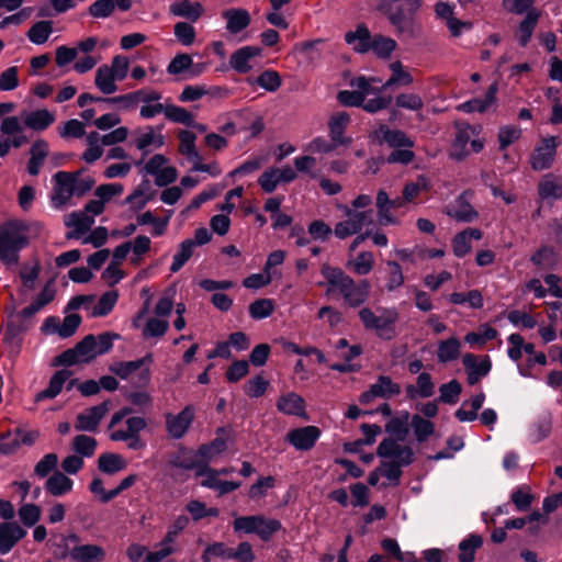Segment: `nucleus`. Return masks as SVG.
I'll list each match as a JSON object with an SVG mask.
<instances>
[{
  "label": "nucleus",
  "instance_id": "nucleus-1",
  "mask_svg": "<svg viewBox=\"0 0 562 562\" xmlns=\"http://www.w3.org/2000/svg\"><path fill=\"white\" fill-rule=\"evenodd\" d=\"M321 273L326 280V294L339 293L349 307L361 306L369 299L371 289L369 281L356 282L342 269L327 263L322 266Z\"/></svg>",
  "mask_w": 562,
  "mask_h": 562
},
{
  "label": "nucleus",
  "instance_id": "nucleus-2",
  "mask_svg": "<svg viewBox=\"0 0 562 562\" xmlns=\"http://www.w3.org/2000/svg\"><path fill=\"white\" fill-rule=\"evenodd\" d=\"M132 413L131 407H123L112 415L109 423L110 439L127 442L132 450H140L145 448V442L139 434L146 428L147 422L140 416H130Z\"/></svg>",
  "mask_w": 562,
  "mask_h": 562
},
{
  "label": "nucleus",
  "instance_id": "nucleus-3",
  "mask_svg": "<svg viewBox=\"0 0 562 562\" xmlns=\"http://www.w3.org/2000/svg\"><path fill=\"white\" fill-rule=\"evenodd\" d=\"M31 223L8 221L0 227V260L7 266L19 262V252L29 244Z\"/></svg>",
  "mask_w": 562,
  "mask_h": 562
},
{
  "label": "nucleus",
  "instance_id": "nucleus-4",
  "mask_svg": "<svg viewBox=\"0 0 562 562\" xmlns=\"http://www.w3.org/2000/svg\"><path fill=\"white\" fill-rule=\"evenodd\" d=\"M423 0H381L378 9L387 18L398 34L414 36L416 21L414 14Z\"/></svg>",
  "mask_w": 562,
  "mask_h": 562
},
{
  "label": "nucleus",
  "instance_id": "nucleus-5",
  "mask_svg": "<svg viewBox=\"0 0 562 562\" xmlns=\"http://www.w3.org/2000/svg\"><path fill=\"white\" fill-rule=\"evenodd\" d=\"M379 314H375L369 307H362L358 316L368 330H374L376 335L383 339H392L395 337L396 331L394 324L400 318V313L395 307H381L378 310Z\"/></svg>",
  "mask_w": 562,
  "mask_h": 562
},
{
  "label": "nucleus",
  "instance_id": "nucleus-6",
  "mask_svg": "<svg viewBox=\"0 0 562 562\" xmlns=\"http://www.w3.org/2000/svg\"><path fill=\"white\" fill-rule=\"evenodd\" d=\"M233 528L235 532L255 533L262 541H269L274 533L281 530L282 524L276 518H269L263 515H250L236 517Z\"/></svg>",
  "mask_w": 562,
  "mask_h": 562
},
{
  "label": "nucleus",
  "instance_id": "nucleus-7",
  "mask_svg": "<svg viewBox=\"0 0 562 562\" xmlns=\"http://www.w3.org/2000/svg\"><path fill=\"white\" fill-rule=\"evenodd\" d=\"M336 206L345 216L334 227V234L338 239H346L357 235L362 232L363 227L370 226L373 223L372 211H356L349 207V205L341 203Z\"/></svg>",
  "mask_w": 562,
  "mask_h": 562
},
{
  "label": "nucleus",
  "instance_id": "nucleus-8",
  "mask_svg": "<svg viewBox=\"0 0 562 562\" xmlns=\"http://www.w3.org/2000/svg\"><path fill=\"white\" fill-rule=\"evenodd\" d=\"M173 310L172 295L161 296L154 307V314L149 316L142 327V336L145 339L160 338L169 328V316Z\"/></svg>",
  "mask_w": 562,
  "mask_h": 562
},
{
  "label": "nucleus",
  "instance_id": "nucleus-9",
  "mask_svg": "<svg viewBox=\"0 0 562 562\" xmlns=\"http://www.w3.org/2000/svg\"><path fill=\"white\" fill-rule=\"evenodd\" d=\"M560 145L558 136L541 137L530 155V166L536 171L546 170L552 167L557 149Z\"/></svg>",
  "mask_w": 562,
  "mask_h": 562
},
{
  "label": "nucleus",
  "instance_id": "nucleus-10",
  "mask_svg": "<svg viewBox=\"0 0 562 562\" xmlns=\"http://www.w3.org/2000/svg\"><path fill=\"white\" fill-rule=\"evenodd\" d=\"M100 356L95 349L94 336L88 335L75 348L64 351L57 357V363L64 366H74L86 363Z\"/></svg>",
  "mask_w": 562,
  "mask_h": 562
},
{
  "label": "nucleus",
  "instance_id": "nucleus-11",
  "mask_svg": "<svg viewBox=\"0 0 562 562\" xmlns=\"http://www.w3.org/2000/svg\"><path fill=\"white\" fill-rule=\"evenodd\" d=\"M143 170L155 177V183L158 187H166L178 178L177 169L169 166L168 159L161 154L151 156L144 165Z\"/></svg>",
  "mask_w": 562,
  "mask_h": 562
},
{
  "label": "nucleus",
  "instance_id": "nucleus-12",
  "mask_svg": "<svg viewBox=\"0 0 562 562\" xmlns=\"http://www.w3.org/2000/svg\"><path fill=\"white\" fill-rule=\"evenodd\" d=\"M194 413V408L189 405L178 414H165L166 431L169 437L172 439H181L191 427Z\"/></svg>",
  "mask_w": 562,
  "mask_h": 562
},
{
  "label": "nucleus",
  "instance_id": "nucleus-13",
  "mask_svg": "<svg viewBox=\"0 0 562 562\" xmlns=\"http://www.w3.org/2000/svg\"><path fill=\"white\" fill-rule=\"evenodd\" d=\"M153 363V355L147 353L140 359L134 361H119L110 367V371L125 380L134 372L142 369L139 378L144 383H148L150 379L149 366Z\"/></svg>",
  "mask_w": 562,
  "mask_h": 562
},
{
  "label": "nucleus",
  "instance_id": "nucleus-14",
  "mask_svg": "<svg viewBox=\"0 0 562 562\" xmlns=\"http://www.w3.org/2000/svg\"><path fill=\"white\" fill-rule=\"evenodd\" d=\"M376 453L380 458L402 464L408 465L413 461L412 449L392 438L384 439L378 447Z\"/></svg>",
  "mask_w": 562,
  "mask_h": 562
},
{
  "label": "nucleus",
  "instance_id": "nucleus-15",
  "mask_svg": "<svg viewBox=\"0 0 562 562\" xmlns=\"http://www.w3.org/2000/svg\"><path fill=\"white\" fill-rule=\"evenodd\" d=\"M54 188L52 193V203L55 207L65 205L75 193L74 173L68 171H58L53 177Z\"/></svg>",
  "mask_w": 562,
  "mask_h": 562
},
{
  "label": "nucleus",
  "instance_id": "nucleus-16",
  "mask_svg": "<svg viewBox=\"0 0 562 562\" xmlns=\"http://www.w3.org/2000/svg\"><path fill=\"white\" fill-rule=\"evenodd\" d=\"M471 193L463 192L445 207V213L460 223H472L479 217V212L470 203Z\"/></svg>",
  "mask_w": 562,
  "mask_h": 562
},
{
  "label": "nucleus",
  "instance_id": "nucleus-17",
  "mask_svg": "<svg viewBox=\"0 0 562 562\" xmlns=\"http://www.w3.org/2000/svg\"><path fill=\"white\" fill-rule=\"evenodd\" d=\"M400 393L401 386L397 383L387 375H380L378 380L371 384L370 389L360 395L359 402L361 404H369L376 397L390 398Z\"/></svg>",
  "mask_w": 562,
  "mask_h": 562
},
{
  "label": "nucleus",
  "instance_id": "nucleus-18",
  "mask_svg": "<svg viewBox=\"0 0 562 562\" xmlns=\"http://www.w3.org/2000/svg\"><path fill=\"white\" fill-rule=\"evenodd\" d=\"M462 363L465 368L468 383L470 385H475L483 376L488 374L492 368L488 356L465 353L462 358Z\"/></svg>",
  "mask_w": 562,
  "mask_h": 562
},
{
  "label": "nucleus",
  "instance_id": "nucleus-19",
  "mask_svg": "<svg viewBox=\"0 0 562 562\" xmlns=\"http://www.w3.org/2000/svg\"><path fill=\"white\" fill-rule=\"evenodd\" d=\"M108 411L109 405L106 402L85 409L77 415L75 429L78 431H97Z\"/></svg>",
  "mask_w": 562,
  "mask_h": 562
},
{
  "label": "nucleus",
  "instance_id": "nucleus-20",
  "mask_svg": "<svg viewBox=\"0 0 562 562\" xmlns=\"http://www.w3.org/2000/svg\"><path fill=\"white\" fill-rule=\"evenodd\" d=\"M350 123V116L346 112L334 113L328 121L329 139L335 143L337 147H348L352 143L350 136L345 135V131Z\"/></svg>",
  "mask_w": 562,
  "mask_h": 562
},
{
  "label": "nucleus",
  "instance_id": "nucleus-21",
  "mask_svg": "<svg viewBox=\"0 0 562 562\" xmlns=\"http://www.w3.org/2000/svg\"><path fill=\"white\" fill-rule=\"evenodd\" d=\"M321 436L316 426H305L288 432L286 440L297 450H310Z\"/></svg>",
  "mask_w": 562,
  "mask_h": 562
},
{
  "label": "nucleus",
  "instance_id": "nucleus-22",
  "mask_svg": "<svg viewBox=\"0 0 562 562\" xmlns=\"http://www.w3.org/2000/svg\"><path fill=\"white\" fill-rule=\"evenodd\" d=\"M373 137L380 143H386L394 148H411L413 140L401 130H391L387 125L381 124L373 132Z\"/></svg>",
  "mask_w": 562,
  "mask_h": 562
},
{
  "label": "nucleus",
  "instance_id": "nucleus-23",
  "mask_svg": "<svg viewBox=\"0 0 562 562\" xmlns=\"http://www.w3.org/2000/svg\"><path fill=\"white\" fill-rule=\"evenodd\" d=\"M261 54L258 46H244L232 54L229 65L235 71L246 74L252 69L251 60Z\"/></svg>",
  "mask_w": 562,
  "mask_h": 562
},
{
  "label": "nucleus",
  "instance_id": "nucleus-24",
  "mask_svg": "<svg viewBox=\"0 0 562 562\" xmlns=\"http://www.w3.org/2000/svg\"><path fill=\"white\" fill-rule=\"evenodd\" d=\"M165 145V136L160 128L150 125L146 126L136 137L135 147L147 154L149 150L159 149Z\"/></svg>",
  "mask_w": 562,
  "mask_h": 562
},
{
  "label": "nucleus",
  "instance_id": "nucleus-25",
  "mask_svg": "<svg viewBox=\"0 0 562 562\" xmlns=\"http://www.w3.org/2000/svg\"><path fill=\"white\" fill-rule=\"evenodd\" d=\"M25 535L26 531L16 522L0 524V552L8 553Z\"/></svg>",
  "mask_w": 562,
  "mask_h": 562
},
{
  "label": "nucleus",
  "instance_id": "nucleus-26",
  "mask_svg": "<svg viewBox=\"0 0 562 562\" xmlns=\"http://www.w3.org/2000/svg\"><path fill=\"white\" fill-rule=\"evenodd\" d=\"M482 236L481 229L471 227L458 233L451 240L453 254L459 258L464 257L472 249V240H480Z\"/></svg>",
  "mask_w": 562,
  "mask_h": 562
},
{
  "label": "nucleus",
  "instance_id": "nucleus-27",
  "mask_svg": "<svg viewBox=\"0 0 562 562\" xmlns=\"http://www.w3.org/2000/svg\"><path fill=\"white\" fill-rule=\"evenodd\" d=\"M71 560L76 562H103L106 553L103 547L99 544L85 543L78 547H71L69 550Z\"/></svg>",
  "mask_w": 562,
  "mask_h": 562
},
{
  "label": "nucleus",
  "instance_id": "nucleus-28",
  "mask_svg": "<svg viewBox=\"0 0 562 562\" xmlns=\"http://www.w3.org/2000/svg\"><path fill=\"white\" fill-rule=\"evenodd\" d=\"M139 91L146 93L145 99L148 101H139V115L144 120L153 119L162 113L165 103H161L160 100L162 98L161 93L157 90L144 88L139 89Z\"/></svg>",
  "mask_w": 562,
  "mask_h": 562
},
{
  "label": "nucleus",
  "instance_id": "nucleus-29",
  "mask_svg": "<svg viewBox=\"0 0 562 562\" xmlns=\"http://www.w3.org/2000/svg\"><path fill=\"white\" fill-rule=\"evenodd\" d=\"M170 14L184 18L191 22L198 21L204 13L203 5L200 2L190 0H175L169 5Z\"/></svg>",
  "mask_w": 562,
  "mask_h": 562
},
{
  "label": "nucleus",
  "instance_id": "nucleus-30",
  "mask_svg": "<svg viewBox=\"0 0 562 562\" xmlns=\"http://www.w3.org/2000/svg\"><path fill=\"white\" fill-rule=\"evenodd\" d=\"M222 16L226 21V30L231 34H238L247 29L250 24L251 18L246 9H227L223 11Z\"/></svg>",
  "mask_w": 562,
  "mask_h": 562
},
{
  "label": "nucleus",
  "instance_id": "nucleus-31",
  "mask_svg": "<svg viewBox=\"0 0 562 562\" xmlns=\"http://www.w3.org/2000/svg\"><path fill=\"white\" fill-rule=\"evenodd\" d=\"M21 117L24 125L33 131H45L56 120L55 114L47 109L24 112Z\"/></svg>",
  "mask_w": 562,
  "mask_h": 562
},
{
  "label": "nucleus",
  "instance_id": "nucleus-32",
  "mask_svg": "<svg viewBox=\"0 0 562 562\" xmlns=\"http://www.w3.org/2000/svg\"><path fill=\"white\" fill-rule=\"evenodd\" d=\"M94 223V218L86 211L72 212L65 216V225L72 227L74 232L67 235L68 238H79L88 232Z\"/></svg>",
  "mask_w": 562,
  "mask_h": 562
},
{
  "label": "nucleus",
  "instance_id": "nucleus-33",
  "mask_svg": "<svg viewBox=\"0 0 562 562\" xmlns=\"http://www.w3.org/2000/svg\"><path fill=\"white\" fill-rule=\"evenodd\" d=\"M498 91L497 83H493L488 87L483 99L476 98L470 101H467L459 105V110L472 113L480 112L483 113L487 111L495 102H496V93Z\"/></svg>",
  "mask_w": 562,
  "mask_h": 562
},
{
  "label": "nucleus",
  "instance_id": "nucleus-34",
  "mask_svg": "<svg viewBox=\"0 0 562 562\" xmlns=\"http://www.w3.org/2000/svg\"><path fill=\"white\" fill-rule=\"evenodd\" d=\"M345 41L358 53H367L370 50L371 36L364 25H358L355 31L347 32Z\"/></svg>",
  "mask_w": 562,
  "mask_h": 562
},
{
  "label": "nucleus",
  "instance_id": "nucleus-35",
  "mask_svg": "<svg viewBox=\"0 0 562 562\" xmlns=\"http://www.w3.org/2000/svg\"><path fill=\"white\" fill-rule=\"evenodd\" d=\"M538 192L542 200L552 201L562 196V181L555 176L548 173L540 180Z\"/></svg>",
  "mask_w": 562,
  "mask_h": 562
},
{
  "label": "nucleus",
  "instance_id": "nucleus-36",
  "mask_svg": "<svg viewBox=\"0 0 562 562\" xmlns=\"http://www.w3.org/2000/svg\"><path fill=\"white\" fill-rule=\"evenodd\" d=\"M277 407L286 415L305 416L304 400L293 392L282 395L278 401Z\"/></svg>",
  "mask_w": 562,
  "mask_h": 562
},
{
  "label": "nucleus",
  "instance_id": "nucleus-37",
  "mask_svg": "<svg viewBox=\"0 0 562 562\" xmlns=\"http://www.w3.org/2000/svg\"><path fill=\"white\" fill-rule=\"evenodd\" d=\"M55 289L52 283H47L44 289L38 293V295L34 299V301L23 308L20 312V316L22 318L32 317L38 311H41L45 305L50 303L55 297Z\"/></svg>",
  "mask_w": 562,
  "mask_h": 562
},
{
  "label": "nucleus",
  "instance_id": "nucleus-38",
  "mask_svg": "<svg viewBox=\"0 0 562 562\" xmlns=\"http://www.w3.org/2000/svg\"><path fill=\"white\" fill-rule=\"evenodd\" d=\"M474 133L471 126L459 128L451 147V157L461 160L470 154L469 144Z\"/></svg>",
  "mask_w": 562,
  "mask_h": 562
},
{
  "label": "nucleus",
  "instance_id": "nucleus-39",
  "mask_svg": "<svg viewBox=\"0 0 562 562\" xmlns=\"http://www.w3.org/2000/svg\"><path fill=\"white\" fill-rule=\"evenodd\" d=\"M70 378V372L59 370L50 378L48 386L35 395V401L41 402L56 397L63 390L65 382Z\"/></svg>",
  "mask_w": 562,
  "mask_h": 562
},
{
  "label": "nucleus",
  "instance_id": "nucleus-40",
  "mask_svg": "<svg viewBox=\"0 0 562 562\" xmlns=\"http://www.w3.org/2000/svg\"><path fill=\"white\" fill-rule=\"evenodd\" d=\"M435 385L429 373L423 372L417 376L416 385L406 386V395L414 400L419 397H430L434 394Z\"/></svg>",
  "mask_w": 562,
  "mask_h": 562
},
{
  "label": "nucleus",
  "instance_id": "nucleus-41",
  "mask_svg": "<svg viewBox=\"0 0 562 562\" xmlns=\"http://www.w3.org/2000/svg\"><path fill=\"white\" fill-rule=\"evenodd\" d=\"M74 482L61 472H55L45 483V490L53 496H63L72 490Z\"/></svg>",
  "mask_w": 562,
  "mask_h": 562
},
{
  "label": "nucleus",
  "instance_id": "nucleus-42",
  "mask_svg": "<svg viewBox=\"0 0 562 562\" xmlns=\"http://www.w3.org/2000/svg\"><path fill=\"white\" fill-rule=\"evenodd\" d=\"M116 81V78L109 70L108 65H101L97 69L94 85L103 94L115 93L119 89Z\"/></svg>",
  "mask_w": 562,
  "mask_h": 562
},
{
  "label": "nucleus",
  "instance_id": "nucleus-43",
  "mask_svg": "<svg viewBox=\"0 0 562 562\" xmlns=\"http://www.w3.org/2000/svg\"><path fill=\"white\" fill-rule=\"evenodd\" d=\"M31 158L27 165V171L32 176H36L40 172V168L48 155V144L44 139L36 140L30 149Z\"/></svg>",
  "mask_w": 562,
  "mask_h": 562
},
{
  "label": "nucleus",
  "instance_id": "nucleus-44",
  "mask_svg": "<svg viewBox=\"0 0 562 562\" xmlns=\"http://www.w3.org/2000/svg\"><path fill=\"white\" fill-rule=\"evenodd\" d=\"M146 93L136 90L126 94H121L112 98H106L104 101L111 105H115L121 110L131 111L136 109L139 104V101H148L145 99Z\"/></svg>",
  "mask_w": 562,
  "mask_h": 562
},
{
  "label": "nucleus",
  "instance_id": "nucleus-45",
  "mask_svg": "<svg viewBox=\"0 0 562 562\" xmlns=\"http://www.w3.org/2000/svg\"><path fill=\"white\" fill-rule=\"evenodd\" d=\"M483 544V539L479 535H470L459 543V562H473L475 551Z\"/></svg>",
  "mask_w": 562,
  "mask_h": 562
},
{
  "label": "nucleus",
  "instance_id": "nucleus-46",
  "mask_svg": "<svg viewBox=\"0 0 562 562\" xmlns=\"http://www.w3.org/2000/svg\"><path fill=\"white\" fill-rule=\"evenodd\" d=\"M179 138V147L178 150L181 155L186 156L188 160L192 164L195 161L200 154L195 147L196 136L194 133L182 130L178 133Z\"/></svg>",
  "mask_w": 562,
  "mask_h": 562
},
{
  "label": "nucleus",
  "instance_id": "nucleus-47",
  "mask_svg": "<svg viewBox=\"0 0 562 562\" xmlns=\"http://www.w3.org/2000/svg\"><path fill=\"white\" fill-rule=\"evenodd\" d=\"M392 71L391 77L383 83L382 89H387L393 86H409L413 83V76L404 69L401 61L396 60L390 64Z\"/></svg>",
  "mask_w": 562,
  "mask_h": 562
},
{
  "label": "nucleus",
  "instance_id": "nucleus-48",
  "mask_svg": "<svg viewBox=\"0 0 562 562\" xmlns=\"http://www.w3.org/2000/svg\"><path fill=\"white\" fill-rule=\"evenodd\" d=\"M87 149L82 154V159L87 164H92L100 159L103 155V144L101 135L98 132H90L86 136Z\"/></svg>",
  "mask_w": 562,
  "mask_h": 562
},
{
  "label": "nucleus",
  "instance_id": "nucleus-49",
  "mask_svg": "<svg viewBox=\"0 0 562 562\" xmlns=\"http://www.w3.org/2000/svg\"><path fill=\"white\" fill-rule=\"evenodd\" d=\"M539 16L540 13L537 10H531L528 11L526 18L520 22L517 32V40L521 46H526L530 41Z\"/></svg>",
  "mask_w": 562,
  "mask_h": 562
},
{
  "label": "nucleus",
  "instance_id": "nucleus-50",
  "mask_svg": "<svg viewBox=\"0 0 562 562\" xmlns=\"http://www.w3.org/2000/svg\"><path fill=\"white\" fill-rule=\"evenodd\" d=\"M126 461L116 453H103L98 459L99 470L106 474H115L126 468Z\"/></svg>",
  "mask_w": 562,
  "mask_h": 562
},
{
  "label": "nucleus",
  "instance_id": "nucleus-51",
  "mask_svg": "<svg viewBox=\"0 0 562 562\" xmlns=\"http://www.w3.org/2000/svg\"><path fill=\"white\" fill-rule=\"evenodd\" d=\"M175 552H177V542L165 536L164 539L156 544L155 551L147 552L144 562H161Z\"/></svg>",
  "mask_w": 562,
  "mask_h": 562
},
{
  "label": "nucleus",
  "instance_id": "nucleus-52",
  "mask_svg": "<svg viewBox=\"0 0 562 562\" xmlns=\"http://www.w3.org/2000/svg\"><path fill=\"white\" fill-rule=\"evenodd\" d=\"M374 266V257L370 251L359 252L355 259L347 262V267L358 276H367Z\"/></svg>",
  "mask_w": 562,
  "mask_h": 562
},
{
  "label": "nucleus",
  "instance_id": "nucleus-53",
  "mask_svg": "<svg viewBox=\"0 0 562 562\" xmlns=\"http://www.w3.org/2000/svg\"><path fill=\"white\" fill-rule=\"evenodd\" d=\"M295 169L303 175L308 176L312 179H318L319 172L317 170V157L304 153V155L297 156L293 160Z\"/></svg>",
  "mask_w": 562,
  "mask_h": 562
},
{
  "label": "nucleus",
  "instance_id": "nucleus-54",
  "mask_svg": "<svg viewBox=\"0 0 562 562\" xmlns=\"http://www.w3.org/2000/svg\"><path fill=\"white\" fill-rule=\"evenodd\" d=\"M430 182L427 177L418 176L414 181L407 182L403 189L404 200L414 202L422 193L429 191Z\"/></svg>",
  "mask_w": 562,
  "mask_h": 562
},
{
  "label": "nucleus",
  "instance_id": "nucleus-55",
  "mask_svg": "<svg viewBox=\"0 0 562 562\" xmlns=\"http://www.w3.org/2000/svg\"><path fill=\"white\" fill-rule=\"evenodd\" d=\"M336 148L337 146L330 139L317 136L304 145L303 151L314 156H323L334 153Z\"/></svg>",
  "mask_w": 562,
  "mask_h": 562
},
{
  "label": "nucleus",
  "instance_id": "nucleus-56",
  "mask_svg": "<svg viewBox=\"0 0 562 562\" xmlns=\"http://www.w3.org/2000/svg\"><path fill=\"white\" fill-rule=\"evenodd\" d=\"M227 449V440L224 437H216L207 445H202L198 454L205 461L210 462L221 456Z\"/></svg>",
  "mask_w": 562,
  "mask_h": 562
},
{
  "label": "nucleus",
  "instance_id": "nucleus-57",
  "mask_svg": "<svg viewBox=\"0 0 562 562\" xmlns=\"http://www.w3.org/2000/svg\"><path fill=\"white\" fill-rule=\"evenodd\" d=\"M449 301L456 305L468 304L472 308H481L483 306V296L479 290H471L467 293H451Z\"/></svg>",
  "mask_w": 562,
  "mask_h": 562
},
{
  "label": "nucleus",
  "instance_id": "nucleus-58",
  "mask_svg": "<svg viewBox=\"0 0 562 562\" xmlns=\"http://www.w3.org/2000/svg\"><path fill=\"white\" fill-rule=\"evenodd\" d=\"M395 105L398 109L419 112L423 110L425 103L423 98L415 92H402L395 97Z\"/></svg>",
  "mask_w": 562,
  "mask_h": 562
},
{
  "label": "nucleus",
  "instance_id": "nucleus-59",
  "mask_svg": "<svg viewBox=\"0 0 562 562\" xmlns=\"http://www.w3.org/2000/svg\"><path fill=\"white\" fill-rule=\"evenodd\" d=\"M164 109L162 113L167 120L184 125L193 124V115L187 109L171 103H165Z\"/></svg>",
  "mask_w": 562,
  "mask_h": 562
},
{
  "label": "nucleus",
  "instance_id": "nucleus-60",
  "mask_svg": "<svg viewBox=\"0 0 562 562\" xmlns=\"http://www.w3.org/2000/svg\"><path fill=\"white\" fill-rule=\"evenodd\" d=\"M72 450L81 458H90L97 449V440L87 435H78L71 443Z\"/></svg>",
  "mask_w": 562,
  "mask_h": 562
},
{
  "label": "nucleus",
  "instance_id": "nucleus-61",
  "mask_svg": "<svg viewBox=\"0 0 562 562\" xmlns=\"http://www.w3.org/2000/svg\"><path fill=\"white\" fill-rule=\"evenodd\" d=\"M127 244L132 251L130 261L132 265L137 266L142 261V256L150 250L151 241L148 236L138 235L133 241H127Z\"/></svg>",
  "mask_w": 562,
  "mask_h": 562
},
{
  "label": "nucleus",
  "instance_id": "nucleus-62",
  "mask_svg": "<svg viewBox=\"0 0 562 562\" xmlns=\"http://www.w3.org/2000/svg\"><path fill=\"white\" fill-rule=\"evenodd\" d=\"M460 341L457 338H450L439 342L437 357L440 362H449L459 357Z\"/></svg>",
  "mask_w": 562,
  "mask_h": 562
},
{
  "label": "nucleus",
  "instance_id": "nucleus-63",
  "mask_svg": "<svg viewBox=\"0 0 562 562\" xmlns=\"http://www.w3.org/2000/svg\"><path fill=\"white\" fill-rule=\"evenodd\" d=\"M370 49L374 52V54L381 58H387L395 50L397 44L396 42L387 36L375 35L371 38Z\"/></svg>",
  "mask_w": 562,
  "mask_h": 562
},
{
  "label": "nucleus",
  "instance_id": "nucleus-64",
  "mask_svg": "<svg viewBox=\"0 0 562 562\" xmlns=\"http://www.w3.org/2000/svg\"><path fill=\"white\" fill-rule=\"evenodd\" d=\"M232 548L224 542H213L209 544L202 553V562H213L214 559L232 560Z\"/></svg>",
  "mask_w": 562,
  "mask_h": 562
}]
</instances>
